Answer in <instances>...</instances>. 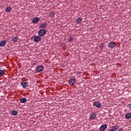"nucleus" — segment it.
Masks as SVG:
<instances>
[{"label":"nucleus","mask_w":131,"mask_h":131,"mask_svg":"<svg viewBox=\"0 0 131 131\" xmlns=\"http://www.w3.org/2000/svg\"><path fill=\"white\" fill-rule=\"evenodd\" d=\"M31 40L33 39L34 42H39L41 40V37L40 36L34 35L31 37Z\"/></svg>","instance_id":"f257e3e1"},{"label":"nucleus","mask_w":131,"mask_h":131,"mask_svg":"<svg viewBox=\"0 0 131 131\" xmlns=\"http://www.w3.org/2000/svg\"><path fill=\"white\" fill-rule=\"evenodd\" d=\"M47 33V30L45 29H40L38 32L39 36H45Z\"/></svg>","instance_id":"f03ea898"},{"label":"nucleus","mask_w":131,"mask_h":131,"mask_svg":"<svg viewBox=\"0 0 131 131\" xmlns=\"http://www.w3.org/2000/svg\"><path fill=\"white\" fill-rule=\"evenodd\" d=\"M97 118V114L96 113H92L90 114L89 120L90 121L94 120Z\"/></svg>","instance_id":"7ed1b4c3"},{"label":"nucleus","mask_w":131,"mask_h":131,"mask_svg":"<svg viewBox=\"0 0 131 131\" xmlns=\"http://www.w3.org/2000/svg\"><path fill=\"white\" fill-rule=\"evenodd\" d=\"M43 69H44L43 66H39L37 67L35 69V71H36L38 73H39V72H41V71H42Z\"/></svg>","instance_id":"20e7f679"},{"label":"nucleus","mask_w":131,"mask_h":131,"mask_svg":"<svg viewBox=\"0 0 131 131\" xmlns=\"http://www.w3.org/2000/svg\"><path fill=\"white\" fill-rule=\"evenodd\" d=\"M75 82H76V79H70L69 80V83L70 85H74V84H75Z\"/></svg>","instance_id":"39448f33"},{"label":"nucleus","mask_w":131,"mask_h":131,"mask_svg":"<svg viewBox=\"0 0 131 131\" xmlns=\"http://www.w3.org/2000/svg\"><path fill=\"white\" fill-rule=\"evenodd\" d=\"M93 106L96 107V108H101L102 104L99 101H97L93 103Z\"/></svg>","instance_id":"423d86ee"},{"label":"nucleus","mask_w":131,"mask_h":131,"mask_svg":"<svg viewBox=\"0 0 131 131\" xmlns=\"http://www.w3.org/2000/svg\"><path fill=\"white\" fill-rule=\"evenodd\" d=\"M47 27H48V24L46 23H42L39 26V28H42V29H45Z\"/></svg>","instance_id":"0eeeda50"},{"label":"nucleus","mask_w":131,"mask_h":131,"mask_svg":"<svg viewBox=\"0 0 131 131\" xmlns=\"http://www.w3.org/2000/svg\"><path fill=\"white\" fill-rule=\"evenodd\" d=\"M116 46V45H115V42H111L108 44V48H110V49H113L114 48H115Z\"/></svg>","instance_id":"6e6552de"},{"label":"nucleus","mask_w":131,"mask_h":131,"mask_svg":"<svg viewBox=\"0 0 131 131\" xmlns=\"http://www.w3.org/2000/svg\"><path fill=\"white\" fill-rule=\"evenodd\" d=\"M107 124H103L100 127L99 130L100 131H104L105 129H106V128H107Z\"/></svg>","instance_id":"1a4fd4ad"},{"label":"nucleus","mask_w":131,"mask_h":131,"mask_svg":"<svg viewBox=\"0 0 131 131\" xmlns=\"http://www.w3.org/2000/svg\"><path fill=\"white\" fill-rule=\"evenodd\" d=\"M21 85L23 87L24 89H26L27 86H28V82H21L20 83Z\"/></svg>","instance_id":"9d476101"},{"label":"nucleus","mask_w":131,"mask_h":131,"mask_svg":"<svg viewBox=\"0 0 131 131\" xmlns=\"http://www.w3.org/2000/svg\"><path fill=\"white\" fill-rule=\"evenodd\" d=\"M82 22V18L78 17L76 20V23L77 24H80Z\"/></svg>","instance_id":"9b49d317"},{"label":"nucleus","mask_w":131,"mask_h":131,"mask_svg":"<svg viewBox=\"0 0 131 131\" xmlns=\"http://www.w3.org/2000/svg\"><path fill=\"white\" fill-rule=\"evenodd\" d=\"M39 21V17H35L32 20V22L34 24H36V23H38Z\"/></svg>","instance_id":"f8f14e48"},{"label":"nucleus","mask_w":131,"mask_h":131,"mask_svg":"<svg viewBox=\"0 0 131 131\" xmlns=\"http://www.w3.org/2000/svg\"><path fill=\"white\" fill-rule=\"evenodd\" d=\"M6 43H7V41H6V40L2 41L0 42V47L1 48H4V47H5V46H6Z\"/></svg>","instance_id":"ddd939ff"},{"label":"nucleus","mask_w":131,"mask_h":131,"mask_svg":"<svg viewBox=\"0 0 131 131\" xmlns=\"http://www.w3.org/2000/svg\"><path fill=\"white\" fill-rule=\"evenodd\" d=\"M18 39H19V37L18 36H15L13 37L11 40L12 41H13V42H14V43H15V42H16V41H17Z\"/></svg>","instance_id":"4468645a"},{"label":"nucleus","mask_w":131,"mask_h":131,"mask_svg":"<svg viewBox=\"0 0 131 131\" xmlns=\"http://www.w3.org/2000/svg\"><path fill=\"white\" fill-rule=\"evenodd\" d=\"M125 118L126 119H129L131 118V113H129L125 115Z\"/></svg>","instance_id":"2eb2a0df"},{"label":"nucleus","mask_w":131,"mask_h":131,"mask_svg":"<svg viewBox=\"0 0 131 131\" xmlns=\"http://www.w3.org/2000/svg\"><path fill=\"white\" fill-rule=\"evenodd\" d=\"M26 102H27V99H26V98H21L20 100V102L22 104L26 103Z\"/></svg>","instance_id":"dca6fc26"},{"label":"nucleus","mask_w":131,"mask_h":131,"mask_svg":"<svg viewBox=\"0 0 131 131\" xmlns=\"http://www.w3.org/2000/svg\"><path fill=\"white\" fill-rule=\"evenodd\" d=\"M112 128L114 129V130H117L118 128H119V126L118 125H115V126H112Z\"/></svg>","instance_id":"f3484780"},{"label":"nucleus","mask_w":131,"mask_h":131,"mask_svg":"<svg viewBox=\"0 0 131 131\" xmlns=\"http://www.w3.org/2000/svg\"><path fill=\"white\" fill-rule=\"evenodd\" d=\"M74 40V37H73V36H70L68 38V41L69 42L73 41Z\"/></svg>","instance_id":"a211bd4d"},{"label":"nucleus","mask_w":131,"mask_h":131,"mask_svg":"<svg viewBox=\"0 0 131 131\" xmlns=\"http://www.w3.org/2000/svg\"><path fill=\"white\" fill-rule=\"evenodd\" d=\"M11 114L14 116L17 115V114H18V111L13 110L11 111Z\"/></svg>","instance_id":"6ab92c4d"},{"label":"nucleus","mask_w":131,"mask_h":131,"mask_svg":"<svg viewBox=\"0 0 131 131\" xmlns=\"http://www.w3.org/2000/svg\"><path fill=\"white\" fill-rule=\"evenodd\" d=\"M12 11V8L8 7L6 9V12H11Z\"/></svg>","instance_id":"aec40b11"},{"label":"nucleus","mask_w":131,"mask_h":131,"mask_svg":"<svg viewBox=\"0 0 131 131\" xmlns=\"http://www.w3.org/2000/svg\"><path fill=\"white\" fill-rule=\"evenodd\" d=\"M5 74V72L2 68H0V75H4Z\"/></svg>","instance_id":"412c9836"},{"label":"nucleus","mask_w":131,"mask_h":131,"mask_svg":"<svg viewBox=\"0 0 131 131\" xmlns=\"http://www.w3.org/2000/svg\"><path fill=\"white\" fill-rule=\"evenodd\" d=\"M117 131H123V129L122 128H121L119 129L118 130H117Z\"/></svg>","instance_id":"4be33fe9"},{"label":"nucleus","mask_w":131,"mask_h":131,"mask_svg":"<svg viewBox=\"0 0 131 131\" xmlns=\"http://www.w3.org/2000/svg\"><path fill=\"white\" fill-rule=\"evenodd\" d=\"M128 107L131 109V103H130L129 105H128Z\"/></svg>","instance_id":"5701e85b"},{"label":"nucleus","mask_w":131,"mask_h":131,"mask_svg":"<svg viewBox=\"0 0 131 131\" xmlns=\"http://www.w3.org/2000/svg\"><path fill=\"white\" fill-rule=\"evenodd\" d=\"M108 131H115V130L113 129H111L108 130Z\"/></svg>","instance_id":"b1692460"},{"label":"nucleus","mask_w":131,"mask_h":131,"mask_svg":"<svg viewBox=\"0 0 131 131\" xmlns=\"http://www.w3.org/2000/svg\"><path fill=\"white\" fill-rule=\"evenodd\" d=\"M36 63H33V65H36Z\"/></svg>","instance_id":"393cba45"}]
</instances>
